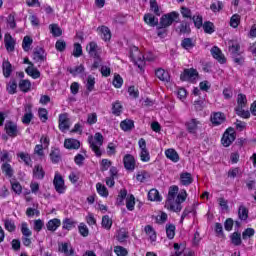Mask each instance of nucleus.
Listing matches in <instances>:
<instances>
[{
  "instance_id": "obj_1",
  "label": "nucleus",
  "mask_w": 256,
  "mask_h": 256,
  "mask_svg": "<svg viewBox=\"0 0 256 256\" xmlns=\"http://www.w3.org/2000/svg\"><path fill=\"white\" fill-rule=\"evenodd\" d=\"M186 200L187 190L182 189L179 192V186H171L168 190L165 208L174 213H181V210L183 209L181 203H185Z\"/></svg>"
},
{
  "instance_id": "obj_2",
  "label": "nucleus",
  "mask_w": 256,
  "mask_h": 256,
  "mask_svg": "<svg viewBox=\"0 0 256 256\" xmlns=\"http://www.w3.org/2000/svg\"><path fill=\"white\" fill-rule=\"evenodd\" d=\"M88 143L91 150L95 153L96 157H101V146L103 145V134L97 132L94 137L90 136L88 138Z\"/></svg>"
},
{
  "instance_id": "obj_3",
  "label": "nucleus",
  "mask_w": 256,
  "mask_h": 256,
  "mask_svg": "<svg viewBox=\"0 0 256 256\" xmlns=\"http://www.w3.org/2000/svg\"><path fill=\"white\" fill-rule=\"evenodd\" d=\"M178 18L179 13L177 12H170L168 14L162 15L159 22L160 29H167V27H171V25H173V22Z\"/></svg>"
},
{
  "instance_id": "obj_4",
  "label": "nucleus",
  "mask_w": 256,
  "mask_h": 256,
  "mask_svg": "<svg viewBox=\"0 0 256 256\" xmlns=\"http://www.w3.org/2000/svg\"><path fill=\"white\" fill-rule=\"evenodd\" d=\"M186 131L191 135H197L198 131H201L203 128V122L197 118H191L185 123Z\"/></svg>"
},
{
  "instance_id": "obj_5",
  "label": "nucleus",
  "mask_w": 256,
  "mask_h": 256,
  "mask_svg": "<svg viewBox=\"0 0 256 256\" xmlns=\"http://www.w3.org/2000/svg\"><path fill=\"white\" fill-rule=\"evenodd\" d=\"M130 59H132L133 63H135L139 69H143V66L145 65V56L139 51V48L133 47L131 49Z\"/></svg>"
},
{
  "instance_id": "obj_6",
  "label": "nucleus",
  "mask_w": 256,
  "mask_h": 256,
  "mask_svg": "<svg viewBox=\"0 0 256 256\" xmlns=\"http://www.w3.org/2000/svg\"><path fill=\"white\" fill-rule=\"evenodd\" d=\"M54 189L59 195H63L65 191H67V186H65V180L63 176L59 174V172L55 173L54 180H53Z\"/></svg>"
},
{
  "instance_id": "obj_7",
  "label": "nucleus",
  "mask_w": 256,
  "mask_h": 256,
  "mask_svg": "<svg viewBox=\"0 0 256 256\" xmlns=\"http://www.w3.org/2000/svg\"><path fill=\"white\" fill-rule=\"evenodd\" d=\"M197 77H199V72H197V70L194 68L185 69L180 75L181 81H189L190 83H193Z\"/></svg>"
},
{
  "instance_id": "obj_8",
  "label": "nucleus",
  "mask_w": 256,
  "mask_h": 256,
  "mask_svg": "<svg viewBox=\"0 0 256 256\" xmlns=\"http://www.w3.org/2000/svg\"><path fill=\"white\" fill-rule=\"evenodd\" d=\"M236 139V134H235V130H233V128H229L227 129L222 137V145L224 147H229V145H231V143H233V141H235Z\"/></svg>"
},
{
  "instance_id": "obj_9",
  "label": "nucleus",
  "mask_w": 256,
  "mask_h": 256,
  "mask_svg": "<svg viewBox=\"0 0 256 256\" xmlns=\"http://www.w3.org/2000/svg\"><path fill=\"white\" fill-rule=\"evenodd\" d=\"M33 61L35 63H45L47 61V52L42 47H36L33 51Z\"/></svg>"
},
{
  "instance_id": "obj_10",
  "label": "nucleus",
  "mask_w": 256,
  "mask_h": 256,
  "mask_svg": "<svg viewBox=\"0 0 256 256\" xmlns=\"http://www.w3.org/2000/svg\"><path fill=\"white\" fill-rule=\"evenodd\" d=\"M4 129L8 137H17V135H19V128L17 127V123L13 121H6Z\"/></svg>"
},
{
  "instance_id": "obj_11",
  "label": "nucleus",
  "mask_w": 256,
  "mask_h": 256,
  "mask_svg": "<svg viewBox=\"0 0 256 256\" xmlns=\"http://www.w3.org/2000/svg\"><path fill=\"white\" fill-rule=\"evenodd\" d=\"M71 127V121L69 119L68 113H63L59 115V129L62 132L67 131Z\"/></svg>"
},
{
  "instance_id": "obj_12",
  "label": "nucleus",
  "mask_w": 256,
  "mask_h": 256,
  "mask_svg": "<svg viewBox=\"0 0 256 256\" xmlns=\"http://www.w3.org/2000/svg\"><path fill=\"white\" fill-rule=\"evenodd\" d=\"M210 52H211L212 57H214L216 59V61H218V63H221L222 65L224 63H227V59L225 58V55L223 54L221 49H219V47L213 46L211 48Z\"/></svg>"
},
{
  "instance_id": "obj_13",
  "label": "nucleus",
  "mask_w": 256,
  "mask_h": 256,
  "mask_svg": "<svg viewBox=\"0 0 256 256\" xmlns=\"http://www.w3.org/2000/svg\"><path fill=\"white\" fill-rule=\"evenodd\" d=\"M124 168L126 171H135V157L131 154H126L123 158Z\"/></svg>"
},
{
  "instance_id": "obj_14",
  "label": "nucleus",
  "mask_w": 256,
  "mask_h": 256,
  "mask_svg": "<svg viewBox=\"0 0 256 256\" xmlns=\"http://www.w3.org/2000/svg\"><path fill=\"white\" fill-rule=\"evenodd\" d=\"M86 51L90 55V57L97 58L99 57V53H101V48L95 43V42H90L86 46Z\"/></svg>"
},
{
  "instance_id": "obj_15",
  "label": "nucleus",
  "mask_w": 256,
  "mask_h": 256,
  "mask_svg": "<svg viewBox=\"0 0 256 256\" xmlns=\"http://www.w3.org/2000/svg\"><path fill=\"white\" fill-rule=\"evenodd\" d=\"M65 149L77 150L81 147V142L75 138H67L64 141Z\"/></svg>"
},
{
  "instance_id": "obj_16",
  "label": "nucleus",
  "mask_w": 256,
  "mask_h": 256,
  "mask_svg": "<svg viewBox=\"0 0 256 256\" xmlns=\"http://www.w3.org/2000/svg\"><path fill=\"white\" fill-rule=\"evenodd\" d=\"M4 43L6 51H8L9 53L15 51V39H13V36H11V34H5Z\"/></svg>"
},
{
  "instance_id": "obj_17",
  "label": "nucleus",
  "mask_w": 256,
  "mask_h": 256,
  "mask_svg": "<svg viewBox=\"0 0 256 256\" xmlns=\"http://www.w3.org/2000/svg\"><path fill=\"white\" fill-rule=\"evenodd\" d=\"M97 31L103 39V41H110L111 40V30L107 26H101L97 28Z\"/></svg>"
},
{
  "instance_id": "obj_18",
  "label": "nucleus",
  "mask_w": 256,
  "mask_h": 256,
  "mask_svg": "<svg viewBox=\"0 0 256 256\" xmlns=\"http://www.w3.org/2000/svg\"><path fill=\"white\" fill-rule=\"evenodd\" d=\"M225 114L221 112H214L211 115V123L214 125H222V123H225Z\"/></svg>"
},
{
  "instance_id": "obj_19",
  "label": "nucleus",
  "mask_w": 256,
  "mask_h": 256,
  "mask_svg": "<svg viewBox=\"0 0 256 256\" xmlns=\"http://www.w3.org/2000/svg\"><path fill=\"white\" fill-rule=\"evenodd\" d=\"M165 156L167 157V159L172 161V163H179V153H177L175 149L169 148L165 150Z\"/></svg>"
},
{
  "instance_id": "obj_20",
  "label": "nucleus",
  "mask_w": 256,
  "mask_h": 256,
  "mask_svg": "<svg viewBox=\"0 0 256 256\" xmlns=\"http://www.w3.org/2000/svg\"><path fill=\"white\" fill-rule=\"evenodd\" d=\"M180 183L181 185H184V187H189L191 183H193V176H191V173L184 172L180 174Z\"/></svg>"
},
{
  "instance_id": "obj_21",
  "label": "nucleus",
  "mask_w": 256,
  "mask_h": 256,
  "mask_svg": "<svg viewBox=\"0 0 256 256\" xmlns=\"http://www.w3.org/2000/svg\"><path fill=\"white\" fill-rule=\"evenodd\" d=\"M33 177L34 179L43 180L45 179V170H43V166L36 165L33 168Z\"/></svg>"
},
{
  "instance_id": "obj_22",
  "label": "nucleus",
  "mask_w": 256,
  "mask_h": 256,
  "mask_svg": "<svg viewBox=\"0 0 256 256\" xmlns=\"http://www.w3.org/2000/svg\"><path fill=\"white\" fill-rule=\"evenodd\" d=\"M1 170H2V173H4L5 177H8V179H11V177L15 175V171L13 170V167H11V164L9 163H2Z\"/></svg>"
},
{
  "instance_id": "obj_23",
  "label": "nucleus",
  "mask_w": 256,
  "mask_h": 256,
  "mask_svg": "<svg viewBox=\"0 0 256 256\" xmlns=\"http://www.w3.org/2000/svg\"><path fill=\"white\" fill-rule=\"evenodd\" d=\"M144 21L150 27H157V25H159V18L155 17L153 14H145Z\"/></svg>"
},
{
  "instance_id": "obj_24",
  "label": "nucleus",
  "mask_w": 256,
  "mask_h": 256,
  "mask_svg": "<svg viewBox=\"0 0 256 256\" xmlns=\"http://www.w3.org/2000/svg\"><path fill=\"white\" fill-rule=\"evenodd\" d=\"M46 227L48 231H57L61 227V220L58 218L51 219L47 222Z\"/></svg>"
},
{
  "instance_id": "obj_25",
  "label": "nucleus",
  "mask_w": 256,
  "mask_h": 256,
  "mask_svg": "<svg viewBox=\"0 0 256 256\" xmlns=\"http://www.w3.org/2000/svg\"><path fill=\"white\" fill-rule=\"evenodd\" d=\"M229 52L231 53L232 57H237L239 55V49H241V46L237 41H229Z\"/></svg>"
},
{
  "instance_id": "obj_26",
  "label": "nucleus",
  "mask_w": 256,
  "mask_h": 256,
  "mask_svg": "<svg viewBox=\"0 0 256 256\" xmlns=\"http://www.w3.org/2000/svg\"><path fill=\"white\" fill-rule=\"evenodd\" d=\"M2 70L4 77H11V73H13V66L11 65V62H9L8 60H4L2 63Z\"/></svg>"
},
{
  "instance_id": "obj_27",
  "label": "nucleus",
  "mask_w": 256,
  "mask_h": 256,
  "mask_svg": "<svg viewBox=\"0 0 256 256\" xmlns=\"http://www.w3.org/2000/svg\"><path fill=\"white\" fill-rule=\"evenodd\" d=\"M156 77L160 79V81H165L166 83H169L171 81V76H169V72L165 71L164 69L159 68L155 72Z\"/></svg>"
},
{
  "instance_id": "obj_28",
  "label": "nucleus",
  "mask_w": 256,
  "mask_h": 256,
  "mask_svg": "<svg viewBox=\"0 0 256 256\" xmlns=\"http://www.w3.org/2000/svg\"><path fill=\"white\" fill-rule=\"evenodd\" d=\"M59 251H61V253H64L65 256L75 255V250H73V248L69 246L68 243H62L59 247Z\"/></svg>"
},
{
  "instance_id": "obj_29",
  "label": "nucleus",
  "mask_w": 256,
  "mask_h": 256,
  "mask_svg": "<svg viewBox=\"0 0 256 256\" xmlns=\"http://www.w3.org/2000/svg\"><path fill=\"white\" fill-rule=\"evenodd\" d=\"M181 47L186 51H191V49L195 47V41L193 40V38H184L181 41Z\"/></svg>"
},
{
  "instance_id": "obj_30",
  "label": "nucleus",
  "mask_w": 256,
  "mask_h": 256,
  "mask_svg": "<svg viewBox=\"0 0 256 256\" xmlns=\"http://www.w3.org/2000/svg\"><path fill=\"white\" fill-rule=\"evenodd\" d=\"M33 121V112L31 111V106L26 107V113L22 117V123L24 125H29Z\"/></svg>"
},
{
  "instance_id": "obj_31",
  "label": "nucleus",
  "mask_w": 256,
  "mask_h": 256,
  "mask_svg": "<svg viewBox=\"0 0 256 256\" xmlns=\"http://www.w3.org/2000/svg\"><path fill=\"white\" fill-rule=\"evenodd\" d=\"M238 218L240 221H247L249 219V210L245 206H240L238 209Z\"/></svg>"
},
{
  "instance_id": "obj_32",
  "label": "nucleus",
  "mask_w": 256,
  "mask_h": 256,
  "mask_svg": "<svg viewBox=\"0 0 256 256\" xmlns=\"http://www.w3.org/2000/svg\"><path fill=\"white\" fill-rule=\"evenodd\" d=\"M123 113V104L119 102V100L112 103V114L116 115V117H119Z\"/></svg>"
},
{
  "instance_id": "obj_33",
  "label": "nucleus",
  "mask_w": 256,
  "mask_h": 256,
  "mask_svg": "<svg viewBox=\"0 0 256 256\" xmlns=\"http://www.w3.org/2000/svg\"><path fill=\"white\" fill-rule=\"evenodd\" d=\"M67 70L71 75H73V77H77V75L85 73V66H83V64H80L79 66H76L74 68L70 67Z\"/></svg>"
},
{
  "instance_id": "obj_34",
  "label": "nucleus",
  "mask_w": 256,
  "mask_h": 256,
  "mask_svg": "<svg viewBox=\"0 0 256 256\" xmlns=\"http://www.w3.org/2000/svg\"><path fill=\"white\" fill-rule=\"evenodd\" d=\"M144 231L146 233V235H148L150 241L155 242L157 241V233H155V229H153V227L151 225H147L144 228Z\"/></svg>"
},
{
  "instance_id": "obj_35",
  "label": "nucleus",
  "mask_w": 256,
  "mask_h": 256,
  "mask_svg": "<svg viewBox=\"0 0 256 256\" xmlns=\"http://www.w3.org/2000/svg\"><path fill=\"white\" fill-rule=\"evenodd\" d=\"M25 72L27 73V75L32 77V79H39V77H41V72H39V70H37V68H34L33 66H28Z\"/></svg>"
},
{
  "instance_id": "obj_36",
  "label": "nucleus",
  "mask_w": 256,
  "mask_h": 256,
  "mask_svg": "<svg viewBox=\"0 0 256 256\" xmlns=\"http://www.w3.org/2000/svg\"><path fill=\"white\" fill-rule=\"evenodd\" d=\"M148 200L149 201H161V195L159 194V190L153 188L148 192Z\"/></svg>"
},
{
  "instance_id": "obj_37",
  "label": "nucleus",
  "mask_w": 256,
  "mask_h": 256,
  "mask_svg": "<svg viewBox=\"0 0 256 256\" xmlns=\"http://www.w3.org/2000/svg\"><path fill=\"white\" fill-rule=\"evenodd\" d=\"M247 107V96L245 94H238L237 96V107L236 109H241Z\"/></svg>"
},
{
  "instance_id": "obj_38",
  "label": "nucleus",
  "mask_w": 256,
  "mask_h": 256,
  "mask_svg": "<svg viewBox=\"0 0 256 256\" xmlns=\"http://www.w3.org/2000/svg\"><path fill=\"white\" fill-rule=\"evenodd\" d=\"M75 225H77V222H75L73 219L65 218L63 220L62 229H66V231H71V229H73Z\"/></svg>"
},
{
  "instance_id": "obj_39",
  "label": "nucleus",
  "mask_w": 256,
  "mask_h": 256,
  "mask_svg": "<svg viewBox=\"0 0 256 256\" xmlns=\"http://www.w3.org/2000/svg\"><path fill=\"white\" fill-rule=\"evenodd\" d=\"M50 159L52 163H59V161H61V152L59 151V149L54 148L51 150Z\"/></svg>"
},
{
  "instance_id": "obj_40",
  "label": "nucleus",
  "mask_w": 256,
  "mask_h": 256,
  "mask_svg": "<svg viewBox=\"0 0 256 256\" xmlns=\"http://www.w3.org/2000/svg\"><path fill=\"white\" fill-rule=\"evenodd\" d=\"M232 245H235L236 247H239L243 241L241 240V233L234 232L230 236Z\"/></svg>"
},
{
  "instance_id": "obj_41",
  "label": "nucleus",
  "mask_w": 256,
  "mask_h": 256,
  "mask_svg": "<svg viewBox=\"0 0 256 256\" xmlns=\"http://www.w3.org/2000/svg\"><path fill=\"white\" fill-rule=\"evenodd\" d=\"M102 227L109 231L111 227H113V220L109 217V215H105L102 217Z\"/></svg>"
},
{
  "instance_id": "obj_42",
  "label": "nucleus",
  "mask_w": 256,
  "mask_h": 256,
  "mask_svg": "<svg viewBox=\"0 0 256 256\" xmlns=\"http://www.w3.org/2000/svg\"><path fill=\"white\" fill-rule=\"evenodd\" d=\"M122 131H131L135 127L133 120H123L120 123Z\"/></svg>"
},
{
  "instance_id": "obj_43",
  "label": "nucleus",
  "mask_w": 256,
  "mask_h": 256,
  "mask_svg": "<svg viewBox=\"0 0 256 256\" xmlns=\"http://www.w3.org/2000/svg\"><path fill=\"white\" fill-rule=\"evenodd\" d=\"M19 89H20V91H23V93H29V91L31 89V81H29V80H20Z\"/></svg>"
},
{
  "instance_id": "obj_44",
  "label": "nucleus",
  "mask_w": 256,
  "mask_h": 256,
  "mask_svg": "<svg viewBox=\"0 0 256 256\" xmlns=\"http://www.w3.org/2000/svg\"><path fill=\"white\" fill-rule=\"evenodd\" d=\"M128 237H129V235H127V231L125 230V228L118 230L116 239H117V241H119V243H125V241H127Z\"/></svg>"
},
{
  "instance_id": "obj_45",
  "label": "nucleus",
  "mask_w": 256,
  "mask_h": 256,
  "mask_svg": "<svg viewBox=\"0 0 256 256\" xmlns=\"http://www.w3.org/2000/svg\"><path fill=\"white\" fill-rule=\"evenodd\" d=\"M191 19L196 29H201V27H203V16H201V14H195Z\"/></svg>"
},
{
  "instance_id": "obj_46",
  "label": "nucleus",
  "mask_w": 256,
  "mask_h": 256,
  "mask_svg": "<svg viewBox=\"0 0 256 256\" xmlns=\"http://www.w3.org/2000/svg\"><path fill=\"white\" fill-rule=\"evenodd\" d=\"M202 27L204 29V32L208 33V35L215 33V25L210 21L204 22Z\"/></svg>"
},
{
  "instance_id": "obj_47",
  "label": "nucleus",
  "mask_w": 256,
  "mask_h": 256,
  "mask_svg": "<svg viewBox=\"0 0 256 256\" xmlns=\"http://www.w3.org/2000/svg\"><path fill=\"white\" fill-rule=\"evenodd\" d=\"M97 193L101 195V197H109V191H107V187L101 183L96 184Z\"/></svg>"
},
{
  "instance_id": "obj_48",
  "label": "nucleus",
  "mask_w": 256,
  "mask_h": 256,
  "mask_svg": "<svg viewBox=\"0 0 256 256\" xmlns=\"http://www.w3.org/2000/svg\"><path fill=\"white\" fill-rule=\"evenodd\" d=\"M6 89L10 95H15V93H17V81L10 80V82L7 84Z\"/></svg>"
},
{
  "instance_id": "obj_49",
  "label": "nucleus",
  "mask_w": 256,
  "mask_h": 256,
  "mask_svg": "<svg viewBox=\"0 0 256 256\" xmlns=\"http://www.w3.org/2000/svg\"><path fill=\"white\" fill-rule=\"evenodd\" d=\"M235 111L236 115H238V117H242V119H249V117H251L249 110H245L244 108H235Z\"/></svg>"
},
{
  "instance_id": "obj_50",
  "label": "nucleus",
  "mask_w": 256,
  "mask_h": 256,
  "mask_svg": "<svg viewBox=\"0 0 256 256\" xmlns=\"http://www.w3.org/2000/svg\"><path fill=\"white\" fill-rule=\"evenodd\" d=\"M179 32L183 35L191 33V26L189 25V22H181L180 26L178 27Z\"/></svg>"
},
{
  "instance_id": "obj_51",
  "label": "nucleus",
  "mask_w": 256,
  "mask_h": 256,
  "mask_svg": "<svg viewBox=\"0 0 256 256\" xmlns=\"http://www.w3.org/2000/svg\"><path fill=\"white\" fill-rule=\"evenodd\" d=\"M4 227L6 231H9V233H13V231L17 229V227L15 226V222L10 219L4 220Z\"/></svg>"
},
{
  "instance_id": "obj_52",
  "label": "nucleus",
  "mask_w": 256,
  "mask_h": 256,
  "mask_svg": "<svg viewBox=\"0 0 256 256\" xmlns=\"http://www.w3.org/2000/svg\"><path fill=\"white\" fill-rule=\"evenodd\" d=\"M31 45H33V39L29 36H25L22 42V48L24 51H29V49H31Z\"/></svg>"
},
{
  "instance_id": "obj_53",
  "label": "nucleus",
  "mask_w": 256,
  "mask_h": 256,
  "mask_svg": "<svg viewBox=\"0 0 256 256\" xmlns=\"http://www.w3.org/2000/svg\"><path fill=\"white\" fill-rule=\"evenodd\" d=\"M49 112H47V109L45 108H40L38 110V117L42 121V123H46L47 119H49Z\"/></svg>"
},
{
  "instance_id": "obj_54",
  "label": "nucleus",
  "mask_w": 256,
  "mask_h": 256,
  "mask_svg": "<svg viewBox=\"0 0 256 256\" xmlns=\"http://www.w3.org/2000/svg\"><path fill=\"white\" fill-rule=\"evenodd\" d=\"M21 233L23 237H31V235H33V232L29 229L27 222H23L21 224Z\"/></svg>"
},
{
  "instance_id": "obj_55",
  "label": "nucleus",
  "mask_w": 256,
  "mask_h": 256,
  "mask_svg": "<svg viewBox=\"0 0 256 256\" xmlns=\"http://www.w3.org/2000/svg\"><path fill=\"white\" fill-rule=\"evenodd\" d=\"M239 23H241V16L234 14L230 19V27L237 29V27H239Z\"/></svg>"
},
{
  "instance_id": "obj_56",
  "label": "nucleus",
  "mask_w": 256,
  "mask_h": 256,
  "mask_svg": "<svg viewBox=\"0 0 256 256\" xmlns=\"http://www.w3.org/2000/svg\"><path fill=\"white\" fill-rule=\"evenodd\" d=\"M126 207L128 211H133L135 209V196L130 195L126 199Z\"/></svg>"
},
{
  "instance_id": "obj_57",
  "label": "nucleus",
  "mask_w": 256,
  "mask_h": 256,
  "mask_svg": "<svg viewBox=\"0 0 256 256\" xmlns=\"http://www.w3.org/2000/svg\"><path fill=\"white\" fill-rule=\"evenodd\" d=\"M166 235L169 239L175 238V225L173 224L166 225Z\"/></svg>"
},
{
  "instance_id": "obj_58",
  "label": "nucleus",
  "mask_w": 256,
  "mask_h": 256,
  "mask_svg": "<svg viewBox=\"0 0 256 256\" xmlns=\"http://www.w3.org/2000/svg\"><path fill=\"white\" fill-rule=\"evenodd\" d=\"M140 159L143 163H149V161H151L149 150H140Z\"/></svg>"
},
{
  "instance_id": "obj_59",
  "label": "nucleus",
  "mask_w": 256,
  "mask_h": 256,
  "mask_svg": "<svg viewBox=\"0 0 256 256\" xmlns=\"http://www.w3.org/2000/svg\"><path fill=\"white\" fill-rule=\"evenodd\" d=\"M86 89L87 91L91 92L93 89H95V77L89 75L87 78V83H86Z\"/></svg>"
},
{
  "instance_id": "obj_60",
  "label": "nucleus",
  "mask_w": 256,
  "mask_h": 256,
  "mask_svg": "<svg viewBox=\"0 0 256 256\" xmlns=\"http://www.w3.org/2000/svg\"><path fill=\"white\" fill-rule=\"evenodd\" d=\"M114 253L117 256H127V255H129V251H127L125 249V247H123V246H116V247H114Z\"/></svg>"
},
{
  "instance_id": "obj_61",
  "label": "nucleus",
  "mask_w": 256,
  "mask_h": 256,
  "mask_svg": "<svg viewBox=\"0 0 256 256\" xmlns=\"http://www.w3.org/2000/svg\"><path fill=\"white\" fill-rule=\"evenodd\" d=\"M210 9H211V11H213V13H219V11H221V9H223V2L216 1V2L212 3L210 5Z\"/></svg>"
},
{
  "instance_id": "obj_62",
  "label": "nucleus",
  "mask_w": 256,
  "mask_h": 256,
  "mask_svg": "<svg viewBox=\"0 0 256 256\" xmlns=\"http://www.w3.org/2000/svg\"><path fill=\"white\" fill-rule=\"evenodd\" d=\"M18 157L25 163V165H31V156L28 153L20 152Z\"/></svg>"
},
{
  "instance_id": "obj_63",
  "label": "nucleus",
  "mask_w": 256,
  "mask_h": 256,
  "mask_svg": "<svg viewBox=\"0 0 256 256\" xmlns=\"http://www.w3.org/2000/svg\"><path fill=\"white\" fill-rule=\"evenodd\" d=\"M78 231L82 237H88L89 235V228H87V225L85 223H80L78 226Z\"/></svg>"
},
{
  "instance_id": "obj_64",
  "label": "nucleus",
  "mask_w": 256,
  "mask_h": 256,
  "mask_svg": "<svg viewBox=\"0 0 256 256\" xmlns=\"http://www.w3.org/2000/svg\"><path fill=\"white\" fill-rule=\"evenodd\" d=\"M74 57H81L83 55V47L79 43L74 44V51H73Z\"/></svg>"
}]
</instances>
